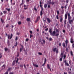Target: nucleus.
I'll list each match as a JSON object with an SVG mask.
<instances>
[{"label": "nucleus", "mask_w": 74, "mask_h": 74, "mask_svg": "<svg viewBox=\"0 0 74 74\" xmlns=\"http://www.w3.org/2000/svg\"><path fill=\"white\" fill-rule=\"evenodd\" d=\"M61 58H63V53H61Z\"/></svg>", "instance_id": "obj_17"}, {"label": "nucleus", "mask_w": 74, "mask_h": 74, "mask_svg": "<svg viewBox=\"0 0 74 74\" xmlns=\"http://www.w3.org/2000/svg\"><path fill=\"white\" fill-rule=\"evenodd\" d=\"M4 49H5V51H7L8 50V49L7 48L5 47Z\"/></svg>", "instance_id": "obj_26"}, {"label": "nucleus", "mask_w": 74, "mask_h": 74, "mask_svg": "<svg viewBox=\"0 0 74 74\" xmlns=\"http://www.w3.org/2000/svg\"><path fill=\"white\" fill-rule=\"evenodd\" d=\"M66 66H69V64L67 62L66 63H65L64 64Z\"/></svg>", "instance_id": "obj_19"}, {"label": "nucleus", "mask_w": 74, "mask_h": 74, "mask_svg": "<svg viewBox=\"0 0 74 74\" xmlns=\"http://www.w3.org/2000/svg\"><path fill=\"white\" fill-rule=\"evenodd\" d=\"M29 32H30V33H31V34H32V33H33V32H32V31H29Z\"/></svg>", "instance_id": "obj_63"}, {"label": "nucleus", "mask_w": 74, "mask_h": 74, "mask_svg": "<svg viewBox=\"0 0 74 74\" xmlns=\"http://www.w3.org/2000/svg\"><path fill=\"white\" fill-rule=\"evenodd\" d=\"M15 64V60H14L12 62V66H14Z\"/></svg>", "instance_id": "obj_15"}, {"label": "nucleus", "mask_w": 74, "mask_h": 74, "mask_svg": "<svg viewBox=\"0 0 74 74\" xmlns=\"http://www.w3.org/2000/svg\"><path fill=\"white\" fill-rule=\"evenodd\" d=\"M56 49H57L56 47L55 48L53 49V52H55V51H56Z\"/></svg>", "instance_id": "obj_25"}, {"label": "nucleus", "mask_w": 74, "mask_h": 74, "mask_svg": "<svg viewBox=\"0 0 74 74\" xmlns=\"http://www.w3.org/2000/svg\"><path fill=\"white\" fill-rule=\"evenodd\" d=\"M7 12L6 11H3V14H6V13H7Z\"/></svg>", "instance_id": "obj_38"}, {"label": "nucleus", "mask_w": 74, "mask_h": 74, "mask_svg": "<svg viewBox=\"0 0 74 74\" xmlns=\"http://www.w3.org/2000/svg\"><path fill=\"white\" fill-rule=\"evenodd\" d=\"M69 23L70 25H71V24H72L73 23V20H70L69 21Z\"/></svg>", "instance_id": "obj_9"}, {"label": "nucleus", "mask_w": 74, "mask_h": 74, "mask_svg": "<svg viewBox=\"0 0 74 74\" xmlns=\"http://www.w3.org/2000/svg\"><path fill=\"white\" fill-rule=\"evenodd\" d=\"M65 44L64 43H63L62 44V45H63V46L64 48H65Z\"/></svg>", "instance_id": "obj_33"}, {"label": "nucleus", "mask_w": 74, "mask_h": 74, "mask_svg": "<svg viewBox=\"0 0 74 74\" xmlns=\"http://www.w3.org/2000/svg\"><path fill=\"white\" fill-rule=\"evenodd\" d=\"M23 66H24V67L25 69H26V65H25V64H23Z\"/></svg>", "instance_id": "obj_43"}, {"label": "nucleus", "mask_w": 74, "mask_h": 74, "mask_svg": "<svg viewBox=\"0 0 74 74\" xmlns=\"http://www.w3.org/2000/svg\"><path fill=\"white\" fill-rule=\"evenodd\" d=\"M48 8H51V6H50V5H48Z\"/></svg>", "instance_id": "obj_58"}, {"label": "nucleus", "mask_w": 74, "mask_h": 74, "mask_svg": "<svg viewBox=\"0 0 74 74\" xmlns=\"http://www.w3.org/2000/svg\"><path fill=\"white\" fill-rule=\"evenodd\" d=\"M48 3L49 4H51L52 2H51V0H49V1Z\"/></svg>", "instance_id": "obj_21"}, {"label": "nucleus", "mask_w": 74, "mask_h": 74, "mask_svg": "<svg viewBox=\"0 0 74 74\" xmlns=\"http://www.w3.org/2000/svg\"><path fill=\"white\" fill-rule=\"evenodd\" d=\"M55 3H56V2H51V4H52V5H54V4H55Z\"/></svg>", "instance_id": "obj_36"}, {"label": "nucleus", "mask_w": 74, "mask_h": 74, "mask_svg": "<svg viewBox=\"0 0 74 74\" xmlns=\"http://www.w3.org/2000/svg\"><path fill=\"white\" fill-rule=\"evenodd\" d=\"M40 7H42V5H41V4H42V2H41V1H40Z\"/></svg>", "instance_id": "obj_10"}, {"label": "nucleus", "mask_w": 74, "mask_h": 74, "mask_svg": "<svg viewBox=\"0 0 74 74\" xmlns=\"http://www.w3.org/2000/svg\"><path fill=\"white\" fill-rule=\"evenodd\" d=\"M21 23H21V21H19V22H18V25H21Z\"/></svg>", "instance_id": "obj_44"}, {"label": "nucleus", "mask_w": 74, "mask_h": 74, "mask_svg": "<svg viewBox=\"0 0 74 74\" xmlns=\"http://www.w3.org/2000/svg\"><path fill=\"white\" fill-rule=\"evenodd\" d=\"M69 64H71V60H70L69 62Z\"/></svg>", "instance_id": "obj_50"}, {"label": "nucleus", "mask_w": 74, "mask_h": 74, "mask_svg": "<svg viewBox=\"0 0 74 74\" xmlns=\"http://www.w3.org/2000/svg\"><path fill=\"white\" fill-rule=\"evenodd\" d=\"M18 40V36H16V38H15V41H17Z\"/></svg>", "instance_id": "obj_48"}, {"label": "nucleus", "mask_w": 74, "mask_h": 74, "mask_svg": "<svg viewBox=\"0 0 74 74\" xmlns=\"http://www.w3.org/2000/svg\"><path fill=\"white\" fill-rule=\"evenodd\" d=\"M26 20L27 21V22H30V18H27Z\"/></svg>", "instance_id": "obj_16"}, {"label": "nucleus", "mask_w": 74, "mask_h": 74, "mask_svg": "<svg viewBox=\"0 0 74 74\" xmlns=\"http://www.w3.org/2000/svg\"><path fill=\"white\" fill-rule=\"evenodd\" d=\"M15 47H16V46H17V45H18V42H16V43H15Z\"/></svg>", "instance_id": "obj_39"}, {"label": "nucleus", "mask_w": 74, "mask_h": 74, "mask_svg": "<svg viewBox=\"0 0 74 74\" xmlns=\"http://www.w3.org/2000/svg\"><path fill=\"white\" fill-rule=\"evenodd\" d=\"M8 26H9V24H8L7 25H6V27H8Z\"/></svg>", "instance_id": "obj_62"}, {"label": "nucleus", "mask_w": 74, "mask_h": 74, "mask_svg": "<svg viewBox=\"0 0 74 74\" xmlns=\"http://www.w3.org/2000/svg\"><path fill=\"white\" fill-rule=\"evenodd\" d=\"M56 53H59V51H58V49H57L56 51Z\"/></svg>", "instance_id": "obj_47"}, {"label": "nucleus", "mask_w": 74, "mask_h": 74, "mask_svg": "<svg viewBox=\"0 0 74 74\" xmlns=\"http://www.w3.org/2000/svg\"><path fill=\"white\" fill-rule=\"evenodd\" d=\"M8 46H10V40H8Z\"/></svg>", "instance_id": "obj_22"}, {"label": "nucleus", "mask_w": 74, "mask_h": 74, "mask_svg": "<svg viewBox=\"0 0 74 74\" xmlns=\"http://www.w3.org/2000/svg\"><path fill=\"white\" fill-rule=\"evenodd\" d=\"M70 27V25H69V24H68L67 25V28H68L69 27Z\"/></svg>", "instance_id": "obj_46"}, {"label": "nucleus", "mask_w": 74, "mask_h": 74, "mask_svg": "<svg viewBox=\"0 0 74 74\" xmlns=\"http://www.w3.org/2000/svg\"><path fill=\"white\" fill-rule=\"evenodd\" d=\"M49 32L50 33V35L51 36H54L55 34H56V31L54 30L52 32V28L50 29L49 30Z\"/></svg>", "instance_id": "obj_2"}, {"label": "nucleus", "mask_w": 74, "mask_h": 74, "mask_svg": "<svg viewBox=\"0 0 74 74\" xmlns=\"http://www.w3.org/2000/svg\"><path fill=\"white\" fill-rule=\"evenodd\" d=\"M67 5H66L65 6V9H66L67 8Z\"/></svg>", "instance_id": "obj_57"}, {"label": "nucleus", "mask_w": 74, "mask_h": 74, "mask_svg": "<svg viewBox=\"0 0 74 74\" xmlns=\"http://www.w3.org/2000/svg\"><path fill=\"white\" fill-rule=\"evenodd\" d=\"M40 16H38L37 17V21H38L40 20Z\"/></svg>", "instance_id": "obj_14"}, {"label": "nucleus", "mask_w": 74, "mask_h": 74, "mask_svg": "<svg viewBox=\"0 0 74 74\" xmlns=\"http://www.w3.org/2000/svg\"><path fill=\"white\" fill-rule=\"evenodd\" d=\"M70 54H71V56H73L74 55H73V51H70Z\"/></svg>", "instance_id": "obj_11"}, {"label": "nucleus", "mask_w": 74, "mask_h": 74, "mask_svg": "<svg viewBox=\"0 0 74 74\" xmlns=\"http://www.w3.org/2000/svg\"><path fill=\"white\" fill-rule=\"evenodd\" d=\"M20 67H23V65H20Z\"/></svg>", "instance_id": "obj_56"}, {"label": "nucleus", "mask_w": 74, "mask_h": 74, "mask_svg": "<svg viewBox=\"0 0 74 74\" xmlns=\"http://www.w3.org/2000/svg\"><path fill=\"white\" fill-rule=\"evenodd\" d=\"M4 67V68H5V64H4L3 66H2V67Z\"/></svg>", "instance_id": "obj_54"}, {"label": "nucleus", "mask_w": 74, "mask_h": 74, "mask_svg": "<svg viewBox=\"0 0 74 74\" xmlns=\"http://www.w3.org/2000/svg\"><path fill=\"white\" fill-rule=\"evenodd\" d=\"M27 7H29V5H26L25 4H24V10H26L27 9H28V8Z\"/></svg>", "instance_id": "obj_5"}, {"label": "nucleus", "mask_w": 74, "mask_h": 74, "mask_svg": "<svg viewBox=\"0 0 74 74\" xmlns=\"http://www.w3.org/2000/svg\"><path fill=\"white\" fill-rule=\"evenodd\" d=\"M25 4V2H24V0H22V3L20 4V7H21V6H22V5L23 4Z\"/></svg>", "instance_id": "obj_7"}, {"label": "nucleus", "mask_w": 74, "mask_h": 74, "mask_svg": "<svg viewBox=\"0 0 74 74\" xmlns=\"http://www.w3.org/2000/svg\"><path fill=\"white\" fill-rule=\"evenodd\" d=\"M72 47L73 48H74V43L72 44Z\"/></svg>", "instance_id": "obj_61"}, {"label": "nucleus", "mask_w": 74, "mask_h": 74, "mask_svg": "<svg viewBox=\"0 0 74 74\" xmlns=\"http://www.w3.org/2000/svg\"><path fill=\"white\" fill-rule=\"evenodd\" d=\"M8 74V71L6 72L5 73V74Z\"/></svg>", "instance_id": "obj_64"}, {"label": "nucleus", "mask_w": 74, "mask_h": 74, "mask_svg": "<svg viewBox=\"0 0 74 74\" xmlns=\"http://www.w3.org/2000/svg\"><path fill=\"white\" fill-rule=\"evenodd\" d=\"M59 30L57 29L56 30V34H55L54 36H59Z\"/></svg>", "instance_id": "obj_4"}, {"label": "nucleus", "mask_w": 74, "mask_h": 74, "mask_svg": "<svg viewBox=\"0 0 74 74\" xmlns=\"http://www.w3.org/2000/svg\"><path fill=\"white\" fill-rule=\"evenodd\" d=\"M62 60L63 59L62 58H61L60 59V61H62Z\"/></svg>", "instance_id": "obj_49"}, {"label": "nucleus", "mask_w": 74, "mask_h": 74, "mask_svg": "<svg viewBox=\"0 0 74 74\" xmlns=\"http://www.w3.org/2000/svg\"><path fill=\"white\" fill-rule=\"evenodd\" d=\"M65 42L66 43V46H67V43H68V40L66 39L65 41Z\"/></svg>", "instance_id": "obj_20"}, {"label": "nucleus", "mask_w": 74, "mask_h": 74, "mask_svg": "<svg viewBox=\"0 0 74 74\" xmlns=\"http://www.w3.org/2000/svg\"><path fill=\"white\" fill-rule=\"evenodd\" d=\"M56 17V18L57 19H59V16H58V15H57Z\"/></svg>", "instance_id": "obj_29"}, {"label": "nucleus", "mask_w": 74, "mask_h": 74, "mask_svg": "<svg viewBox=\"0 0 74 74\" xmlns=\"http://www.w3.org/2000/svg\"><path fill=\"white\" fill-rule=\"evenodd\" d=\"M52 40V39L51 38H49V41H51Z\"/></svg>", "instance_id": "obj_45"}, {"label": "nucleus", "mask_w": 74, "mask_h": 74, "mask_svg": "<svg viewBox=\"0 0 74 74\" xmlns=\"http://www.w3.org/2000/svg\"><path fill=\"white\" fill-rule=\"evenodd\" d=\"M33 65L34 66H35L36 67H38V65H36V64H33Z\"/></svg>", "instance_id": "obj_18"}, {"label": "nucleus", "mask_w": 74, "mask_h": 74, "mask_svg": "<svg viewBox=\"0 0 74 74\" xmlns=\"http://www.w3.org/2000/svg\"><path fill=\"white\" fill-rule=\"evenodd\" d=\"M44 60V64H42V66H44L45 65V63H46V62H47V58H45Z\"/></svg>", "instance_id": "obj_6"}, {"label": "nucleus", "mask_w": 74, "mask_h": 74, "mask_svg": "<svg viewBox=\"0 0 74 74\" xmlns=\"http://www.w3.org/2000/svg\"><path fill=\"white\" fill-rule=\"evenodd\" d=\"M1 53H0V59H1V58H2V55H1Z\"/></svg>", "instance_id": "obj_40"}, {"label": "nucleus", "mask_w": 74, "mask_h": 74, "mask_svg": "<svg viewBox=\"0 0 74 74\" xmlns=\"http://www.w3.org/2000/svg\"><path fill=\"white\" fill-rule=\"evenodd\" d=\"M7 36L8 37V39H9V40H11V38H12L13 35L12 34H11L10 36V34H8V35Z\"/></svg>", "instance_id": "obj_3"}, {"label": "nucleus", "mask_w": 74, "mask_h": 74, "mask_svg": "<svg viewBox=\"0 0 74 74\" xmlns=\"http://www.w3.org/2000/svg\"><path fill=\"white\" fill-rule=\"evenodd\" d=\"M6 10H7V11H10V8H9V9H8L7 8H5Z\"/></svg>", "instance_id": "obj_32"}, {"label": "nucleus", "mask_w": 74, "mask_h": 74, "mask_svg": "<svg viewBox=\"0 0 74 74\" xmlns=\"http://www.w3.org/2000/svg\"><path fill=\"white\" fill-rule=\"evenodd\" d=\"M42 14H43V13H42V11L41 10L40 12V16H42Z\"/></svg>", "instance_id": "obj_23"}, {"label": "nucleus", "mask_w": 74, "mask_h": 74, "mask_svg": "<svg viewBox=\"0 0 74 74\" xmlns=\"http://www.w3.org/2000/svg\"><path fill=\"white\" fill-rule=\"evenodd\" d=\"M34 10H35V11H37V9H36V8L35 6H34Z\"/></svg>", "instance_id": "obj_41"}, {"label": "nucleus", "mask_w": 74, "mask_h": 74, "mask_svg": "<svg viewBox=\"0 0 74 74\" xmlns=\"http://www.w3.org/2000/svg\"><path fill=\"white\" fill-rule=\"evenodd\" d=\"M44 7L45 8H47V4H45L44 5Z\"/></svg>", "instance_id": "obj_31"}, {"label": "nucleus", "mask_w": 74, "mask_h": 74, "mask_svg": "<svg viewBox=\"0 0 74 74\" xmlns=\"http://www.w3.org/2000/svg\"><path fill=\"white\" fill-rule=\"evenodd\" d=\"M38 55H42V53L41 52H38Z\"/></svg>", "instance_id": "obj_35"}, {"label": "nucleus", "mask_w": 74, "mask_h": 74, "mask_svg": "<svg viewBox=\"0 0 74 74\" xmlns=\"http://www.w3.org/2000/svg\"><path fill=\"white\" fill-rule=\"evenodd\" d=\"M66 58V56L65 55H64V59H65Z\"/></svg>", "instance_id": "obj_42"}, {"label": "nucleus", "mask_w": 74, "mask_h": 74, "mask_svg": "<svg viewBox=\"0 0 74 74\" xmlns=\"http://www.w3.org/2000/svg\"><path fill=\"white\" fill-rule=\"evenodd\" d=\"M57 14L58 15V14H59V11H58V10L57 11Z\"/></svg>", "instance_id": "obj_53"}, {"label": "nucleus", "mask_w": 74, "mask_h": 74, "mask_svg": "<svg viewBox=\"0 0 74 74\" xmlns=\"http://www.w3.org/2000/svg\"><path fill=\"white\" fill-rule=\"evenodd\" d=\"M1 22H2V23H4V20H3V19H2V18H1Z\"/></svg>", "instance_id": "obj_30"}, {"label": "nucleus", "mask_w": 74, "mask_h": 74, "mask_svg": "<svg viewBox=\"0 0 74 74\" xmlns=\"http://www.w3.org/2000/svg\"><path fill=\"white\" fill-rule=\"evenodd\" d=\"M42 41L44 43V44H45V40H44V39L42 40Z\"/></svg>", "instance_id": "obj_37"}, {"label": "nucleus", "mask_w": 74, "mask_h": 74, "mask_svg": "<svg viewBox=\"0 0 74 74\" xmlns=\"http://www.w3.org/2000/svg\"><path fill=\"white\" fill-rule=\"evenodd\" d=\"M22 48H20V52H21V51H22Z\"/></svg>", "instance_id": "obj_51"}, {"label": "nucleus", "mask_w": 74, "mask_h": 74, "mask_svg": "<svg viewBox=\"0 0 74 74\" xmlns=\"http://www.w3.org/2000/svg\"><path fill=\"white\" fill-rule=\"evenodd\" d=\"M62 32L63 33H65L66 32V31H65V30H63L62 31Z\"/></svg>", "instance_id": "obj_59"}, {"label": "nucleus", "mask_w": 74, "mask_h": 74, "mask_svg": "<svg viewBox=\"0 0 74 74\" xmlns=\"http://www.w3.org/2000/svg\"><path fill=\"white\" fill-rule=\"evenodd\" d=\"M30 38H32V37L33 36H32V34H30Z\"/></svg>", "instance_id": "obj_52"}, {"label": "nucleus", "mask_w": 74, "mask_h": 74, "mask_svg": "<svg viewBox=\"0 0 74 74\" xmlns=\"http://www.w3.org/2000/svg\"><path fill=\"white\" fill-rule=\"evenodd\" d=\"M25 41H29V39L28 38L26 39L25 40Z\"/></svg>", "instance_id": "obj_60"}, {"label": "nucleus", "mask_w": 74, "mask_h": 74, "mask_svg": "<svg viewBox=\"0 0 74 74\" xmlns=\"http://www.w3.org/2000/svg\"><path fill=\"white\" fill-rule=\"evenodd\" d=\"M66 52H68V48H66Z\"/></svg>", "instance_id": "obj_55"}, {"label": "nucleus", "mask_w": 74, "mask_h": 74, "mask_svg": "<svg viewBox=\"0 0 74 74\" xmlns=\"http://www.w3.org/2000/svg\"><path fill=\"white\" fill-rule=\"evenodd\" d=\"M19 56V52H17V57H18Z\"/></svg>", "instance_id": "obj_28"}, {"label": "nucleus", "mask_w": 74, "mask_h": 74, "mask_svg": "<svg viewBox=\"0 0 74 74\" xmlns=\"http://www.w3.org/2000/svg\"><path fill=\"white\" fill-rule=\"evenodd\" d=\"M71 42L72 44H73L74 42V41H73V39L72 38H71Z\"/></svg>", "instance_id": "obj_12"}, {"label": "nucleus", "mask_w": 74, "mask_h": 74, "mask_svg": "<svg viewBox=\"0 0 74 74\" xmlns=\"http://www.w3.org/2000/svg\"><path fill=\"white\" fill-rule=\"evenodd\" d=\"M47 69H48L50 68V66H49V64H48L47 65Z\"/></svg>", "instance_id": "obj_24"}, {"label": "nucleus", "mask_w": 74, "mask_h": 74, "mask_svg": "<svg viewBox=\"0 0 74 74\" xmlns=\"http://www.w3.org/2000/svg\"><path fill=\"white\" fill-rule=\"evenodd\" d=\"M47 21L49 23H51V20L49 18H47Z\"/></svg>", "instance_id": "obj_8"}, {"label": "nucleus", "mask_w": 74, "mask_h": 74, "mask_svg": "<svg viewBox=\"0 0 74 74\" xmlns=\"http://www.w3.org/2000/svg\"><path fill=\"white\" fill-rule=\"evenodd\" d=\"M18 60H19V59L18 58H17V60L16 61V63L17 64H18Z\"/></svg>", "instance_id": "obj_34"}, {"label": "nucleus", "mask_w": 74, "mask_h": 74, "mask_svg": "<svg viewBox=\"0 0 74 74\" xmlns=\"http://www.w3.org/2000/svg\"><path fill=\"white\" fill-rule=\"evenodd\" d=\"M67 14H68V20H71V17L70 16V13H68V12H66V14H65V19H67Z\"/></svg>", "instance_id": "obj_1"}, {"label": "nucleus", "mask_w": 74, "mask_h": 74, "mask_svg": "<svg viewBox=\"0 0 74 74\" xmlns=\"http://www.w3.org/2000/svg\"><path fill=\"white\" fill-rule=\"evenodd\" d=\"M60 21L61 23H62V22L63 21V17H61L60 20Z\"/></svg>", "instance_id": "obj_13"}, {"label": "nucleus", "mask_w": 74, "mask_h": 74, "mask_svg": "<svg viewBox=\"0 0 74 74\" xmlns=\"http://www.w3.org/2000/svg\"><path fill=\"white\" fill-rule=\"evenodd\" d=\"M11 70V68H9L8 69V71H10V70Z\"/></svg>", "instance_id": "obj_27"}]
</instances>
